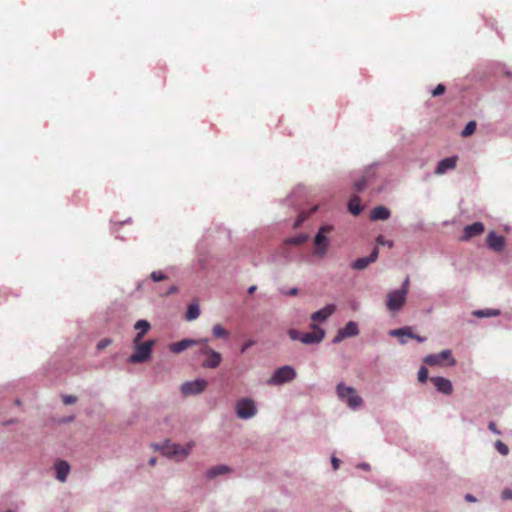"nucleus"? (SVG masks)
Here are the masks:
<instances>
[{
  "mask_svg": "<svg viewBox=\"0 0 512 512\" xmlns=\"http://www.w3.org/2000/svg\"><path fill=\"white\" fill-rule=\"evenodd\" d=\"M200 315V309L197 303H191L188 306L187 312H186V319L188 321L195 320Z\"/></svg>",
  "mask_w": 512,
  "mask_h": 512,
  "instance_id": "26",
  "label": "nucleus"
},
{
  "mask_svg": "<svg viewBox=\"0 0 512 512\" xmlns=\"http://www.w3.org/2000/svg\"><path fill=\"white\" fill-rule=\"evenodd\" d=\"M199 343H200V339L186 338L179 342L171 343L169 345V350L175 354H179L190 347L198 346Z\"/></svg>",
  "mask_w": 512,
  "mask_h": 512,
  "instance_id": "15",
  "label": "nucleus"
},
{
  "mask_svg": "<svg viewBox=\"0 0 512 512\" xmlns=\"http://www.w3.org/2000/svg\"><path fill=\"white\" fill-rule=\"evenodd\" d=\"M207 385L208 383L205 379L184 382L181 385V392L184 396L198 395L206 389Z\"/></svg>",
  "mask_w": 512,
  "mask_h": 512,
  "instance_id": "9",
  "label": "nucleus"
},
{
  "mask_svg": "<svg viewBox=\"0 0 512 512\" xmlns=\"http://www.w3.org/2000/svg\"><path fill=\"white\" fill-rule=\"evenodd\" d=\"M313 332H303L301 335V342L304 344L320 343L324 338V330L318 328L315 324L312 325Z\"/></svg>",
  "mask_w": 512,
  "mask_h": 512,
  "instance_id": "12",
  "label": "nucleus"
},
{
  "mask_svg": "<svg viewBox=\"0 0 512 512\" xmlns=\"http://www.w3.org/2000/svg\"><path fill=\"white\" fill-rule=\"evenodd\" d=\"M376 242L378 245H383V246H388L389 248H392L393 247V242L390 241V240H386L382 235H379L377 238H376Z\"/></svg>",
  "mask_w": 512,
  "mask_h": 512,
  "instance_id": "36",
  "label": "nucleus"
},
{
  "mask_svg": "<svg viewBox=\"0 0 512 512\" xmlns=\"http://www.w3.org/2000/svg\"><path fill=\"white\" fill-rule=\"evenodd\" d=\"M134 328L137 331V334L133 340V343H138L142 340L144 335L149 331L150 324L146 320H139L135 323Z\"/></svg>",
  "mask_w": 512,
  "mask_h": 512,
  "instance_id": "23",
  "label": "nucleus"
},
{
  "mask_svg": "<svg viewBox=\"0 0 512 512\" xmlns=\"http://www.w3.org/2000/svg\"><path fill=\"white\" fill-rule=\"evenodd\" d=\"M495 448H496V450H497L501 455L506 456V455H508V453H509V448H508V446H507L505 443H503L501 440H497V441L495 442Z\"/></svg>",
  "mask_w": 512,
  "mask_h": 512,
  "instance_id": "31",
  "label": "nucleus"
},
{
  "mask_svg": "<svg viewBox=\"0 0 512 512\" xmlns=\"http://www.w3.org/2000/svg\"><path fill=\"white\" fill-rule=\"evenodd\" d=\"M409 285H410V279H409V277H406L404 282H403V284H402V287L399 290H405L406 295H407L408 294Z\"/></svg>",
  "mask_w": 512,
  "mask_h": 512,
  "instance_id": "43",
  "label": "nucleus"
},
{
  "mask_svg": "<svg viewBox=\"0 0 512 512\" xmlns=\"http://www.w3.org/2000/svg\"><path fill=\"white\" fill-rule=\"evenodd\" d=\"M409 337L412 338V339H415L416 341L418 342H424L425 341V338L424 337H421L419 335H416L414 334L412 331H410V334H409Z\"/></svg>",
  "mask_w": 512,
  "mask_h": 512,
  "instance_id": "44",
  "label": "nucleus"
},
{
  "mask_svg": "<svg viewBox=\"0 0 512 512\" xmlns=\"http://www.w3.org/2000/svg\"><path fill=\"white\" fill-rule=\"evenodd\" d=\"M302 221H304V217L300 216L299 219L295 223V227L299 226L302 223Z\"/></svg>",
  "mask_w": 512,
  "mask_h": 512,
  "instance_id": "52",
  "label": "nucleus"
},
{
  "mask_svg": "<svg viewBox=\"0 0 512 512\" xmlns=\"http://www.w3.org/2000/svg\"><path fill=\"white\" fill-rule=\"evenodd\" d=\"M237 416H254L257 412L255 402L250 398H242L236 404Z\"/></svg>",
  "mask_w": 512,
  "mask_h": 512,
  "instance_id": "11",
  "label": "nucleus"
},
{
  "mask_svg": "<svg viewBox=\"0 0 512 512\" xmlns=\"http://www.w3.org/2000/svg\"><path fill=\"white\" fill-rule=\"evenodd\" d=\"M488 428L494 432L495 434H501V432L499 430H497L496 428V424L494 422H490L489 425H488Z\"/></svg>",
  "mask_w": 512,
  "mask_h": 512,
  "instance_id": "46",
  "label": "nucleus"
},
{
  "mask_svg": "<svg viewBox=\"0 0 512 512\" xmlns=\"http://www.w3.org/2000/svg\"><path fill=\"white\" fill-rule=\"evenodd\" d=\"M430 381L433 383L435 388L445 395H450L453 391L452 383L449 379L437 376L430 378Z\"/></svg>",
  "mask_w": 512,
  "mask_h": 512,
  "instance_id": "16",
  "label": "nucleus"
},
{
  "mask_svg": "<svg viewBox=\"0 0 512 512\" xmlns=\"http://www.w3.org/2000/svg\"><path fill=\"white\" fill-rule=\"evenodd\" d=\"M307 238H308L307 235L299 234V235H297L295 237L288 238L286 240V243L287 244H291V245H301V244H303L304 242L307 241Z\"/></svg>",
  "mask_w": 512,
  "mask_h": 512,
  "instance_id": "29",
  "label": "nucleus"
},
{
  "mask_svg": "<svg viewBox=\"0 0 512 512\" xmlns=\"http://www.w3.org/2000/svg\"><path fill=\"white\" fill-rule=\"evenodd\" d=\"M155 343V340H148L144 343H142L141 341L138 343H134L135 351L132 355H130L128 361L133 364L148 361L151 357L152 349Z\"/></svg>",
  "mask_w": 512,
  "mask_h": 512,
  "instance_id": "3",
  "label": "nucleus"
},
{
  "mask_svg": "<svg viewBox=\"0 0 512 512\" xmlns=\"http://www.w3.org/2000/svg\"><path fill=\"white\" fill-rule=\"evenodd\" d=\"M178 291V288L175 286V285H172L165 293H163V295H170V294H174Z\"/></svg>",
  "mask_w": 512,
  "mask_h": 512,
  "instance_id": "45",
  "label": "nucleus"
},
{
  "mask_svg": "<svg viewBox=\"0 0 512 512\" xmlns=\"http://www.w3.org/2000/svg\"><path fill=\"white\" fill-rule=\"evenodd\" d=\"M230 472H232L231 467H229L226 464H220V465H216V466H213V467L207 469L205 472V477L207 479L212 480L219 476L228 474Z\"/></svg>",
  "mask_w": 512,
  "mask_h": 512,
  "instance_id": "20",
  "label": "nucleus"
},
{
  "mask_svg": "<svg viewBox=\"0 0 512 512\" xmlns=\"http://www.w3.org/2000/svg\"><path fill=\"white\" fill-rule=\"evenodd\" d=\"M457 156H453V157H448V158H445V159H442L436 169H435V173L440 175V174H444L447 170L449 169H453L455 168L456 166V163H457Z\"/></svg>",
  "mask_w": 512,
  "mask_h": 512,
  "instance_id": "22",
  "label": "nucleus"
},
{
  "mask_svg": "<svg viewBox=\"0 0 512 512\" xmlns=\"http://www.w3.org/2000/svg\"><path fill=\"white\" fill-rule=\"evenodd\" d=\"M446 88L443 84H438L437 87L432 91L433 96H440L445 92Z\"/></svg>",
  "mask_w": 512,
  "mask_h": 512,
  "instance_id": "38",
  "label": "nucleus"
},
{
  "mask_svg": "<svg viewBox=\"0 0 512 512\" xmlns=\"http://www.w3.org/2000/svg\"><path fill=\"white\" fill-rule=\"evenodd\" d=\"M73 419H74V418H72V417H69V418H60V419H59V423H60V424H66V423L71 422Z\"/></svg>",
  "mask_w": 512,
  "mask_h": 512,
  "instance_id": "49",
  "label": "nucleus"
},
{
  "mask_svg": "<svg viewBox=\"0 0 512 512\" xmlns=\"http://www.w3.org/2000/svg\"><path fill=\"white\" fill-rule=\"evenodd\" d=\"M336 310V306L334 304H329L324 308L314 312L311 315V319L314 322H322L325 321L328 317H330Z\"/></svg>",
  "mask_w": 512,
  "mask_h": 512,
  "instance_id": "21",
  "label": "nucleus"
},
{
  "mask_svg": "<svg viewBox=\"0 0 512 512\" xmlns=\"http://www.w3.org/2000/svg\"><path fill=\"white\" fill-rule=\"evenodd\" d=\"M5 512H14V511H12V510H7V511H5Z\"/></svg>",
  "mask_w": 512,
  "mask_h": 512,
  "instance_id": "55",
  "label": "nucleus"
},
{
  "mask_svg": "<svg viewBox=\"0 0 512 512\" xmlns=\"http://www.w3.org/2000/svg\"><path fill=\"white\" fill-rule=\"evenodd\" d=\"M209 340L207 338H201L200 343L198 344V349L195 352V355L199 358L204 356L205 359L202 361L201 365L203 368L207 369H215L217 368L221 361H222V355L213 350L209 344Z\"/></svg>",
  "mask_w": 512,
  "mask_h": 512,
  "instance_id": "1",
  "label": "nucleus"
},
{
  "mask_svg": "<svg viewBox=\"0 0 512 512\" xmlns=\"http://www.w3.org/2000/svg\"><path fill=\"white\" fill-rule=\"evenodd\" d=\"M378 258V249L374 248L368 257L358 258L352 263V268L355 270H364L369 264L375 262Z\"/></svg>",
  "mask_w": 512,
  "mask_h": 512,
  "instance_id": "19",
  "label": "nucleus"
},
{
  "mask_svg": "<svg viewBox=\"0 0 512 512\" xmlns=\"http://www.w3.org/2000/svg\"><path fill=\"white\" fill-rule=\"evenodd\" d=\"M111 339L109 338H105V339H102L101 341H99V343L97 344V349L98 350H103L105 349L107 346H109L111 344Z\"/></svg>",
  "mask_w": 512,
  "mask_h": 512,
  "instance_id": "37",
  "label": "nucleus"
},
{
  "mask_svg": "<svg viewBox=\"0 0 512 512\" xmlns=\"http://www.w3.org/2000/svg\"><path fill=\"white\" fill-rule=\"evenodd\" d=\"M499 314H500V311L497 309L475 310L473 312V315L476 317H479V318L498 316Z\"/></svg>",
  "mask_w": 512,
  "mask_h": 512,
  "instance_id": "28",
  "label": "nucleus"
},
{
  "mask_svg": "<svg viewBox=\"0 0 512 512\" xmlns=\"http://www.w3.org/2000/svg\"><path fill=\"white\" fill-rule=\"evenodd\" d=\"M296 370L289 365L282 366L275 370L267 383L269 385L278 386L287 382H291L296 378Z\"/></svg>",
  "mask_w": 512,
  "mask_h": 512,
  "instance_id": "6",
  "label": "nucleus"
},
{
  "mask_svg": "<svg viewBox=\"0 0 512 512\" xmlns=\"http://www.w3.org/2000/svg\"><path fill=\"white\" fill-rule=\"evenodd\" d=\"M407 295L405 290H393L387 294L385 305L393 313L400 311L406 303Z\"/></svg>",
  "mask_w": 512,
  "mask_h": 512,
  "instance_id": "8",
  "label": "nucleus"
},
{
  "mask_svg": "<svg viewBox=\"0 0 512 512\" xmlns=\"http://www.w3.org/2000/svg\"><path fill=\"white\" fill-rule=\"evenodd\" d=\"M475 130H476V123L474 121H470L467 123V125L463 129L461 135L463 137H468V136L472 135L475 132Z\"/></svg>",
  "mask_w": 512,
  "mask_h": 512,
  "instance_id": "30",
  "label": "nucleus"
},
{
  "mask_svg": "<svg viewBox=\"0 0 512 512\" xmlns=\"http://www.w3.org/2000/svg\"><path fill=\"white\" fill-rule=\"evenodd\" d=\"M428 379V369L422 366L418 371V381L421 383L426 382Z\"/></svg>",
  "mask_w": 512,
  "mask_h": 512,
  "instance_id": "34",
  "label": "nucleus"
},
{
  "mask_svg": "<svg viewBox=\"0 0 512 512\" xmlns=\"http://www.w3.org/2000/svg\"><path fill=\"white\" fill-rule=\"evenodd\" d=\"M359 334L358 325L354 321H349L342 329H340L333 339V343H340L346 338L354 337Z\"/></svg>",
  "mask_w": 512,
  "mask_h": 512,
  "instance_id": "10",
  "label": "nucleus"
},
{
  "mask_svg": "<svg viewBox=\"0 0 512 512\" xmlns=\"http://www.w3.org/2000/svg\"><path fill=\"white\" fill-rule=\"evenodd\" d=\"M357 468L368 471L370 470V465L366 462H362L357 465Z\"/></svg>",
  "mask_w": 512,
  "mask_h": 512,
  "instance_id": "47",
  "label": "nucleus"
},
{
  "mask_svg": "<svg viewBox=\"0 0 512 512\" xmlns=\"http://www.w3.org/2000/svg\"><path fill=\"white\" fill-rule=\"evenodd\" d=\"M255 344V341L254 340H248L247 342H245L241 348V352L244 353L245 351H247L251 346H253Z\"/></svg>",
  "mask_w": 512,
  "mask_h": 512,
  "instance_id": "42",
  "label": "nucleus"
},
{
  "mask_svg": "<svg viewBox=\"0 0 512 512\" xmlns=\"http://www.w3.org/2000/svg\"><path fill=\"white\" fill-rule=\"evenodd\" d=\"M303 332H300L296 329H290L288 331V335L289 337L293 340V341H301V335H302Z\"/></svg>",
  "mask_w": 512,
  "mask_h": 512,
  "instance_id": "35",
  "label": "nucleus"
},
{
  "mask_svg": "<svg viewBox=\"0 0 512 512\" xmlns=\"http://www.w3.org/2000/svg\"><path fill=\"white\" fill-rule=\"evenodd\" d=\"M76 400H77V398L75 396H73V395H66V396L63 397V402L66 405L73 404V403L76 402Z\"/></svg>",
  "mask_w": 512,
  "mask_h": 512,
  "instance_id": "39",
  "label": "nucleus"
},
{
  "mask_svg": "<svg viewBox=\"0 0 512 512\" xmlns=\"http://www.w3.org/2000/svg\"><path fill=\"white\" fill-rule=\"evenodd\" d=\"M54 468L56 471V479L60 482H65L70 472L69 463L66 460L58 459L54 464Z\"/></svg>",
  "mask_w": 512,
  "mask_h": 512,
  "instance_id": "18",
  "label": "nucleus"
},
{
  "mask_svg": "<svg viewBox=\"0 0 512 512\" xmlns=\"http://www.w3.org/2000/svg\"><path fill=\"white\" fill-rule=\"evenodd\" d=\"M423 362L428 366H454L456 360L452 355L451 350L446 349L436 354H429L423 358Z\"/></svg>",
  "mask_w": 512,
  "mask_h": 512,
  "instance_id": "4",
  "label": "nucleus"
},
{
  "mask_svg": "<svg viewBox=\"0 0 512 512\" xmlns=\"http://www.w3.org/2000/svg\"><path fill=\"white\" fill-rule=\"evenodd\" d=\"M340 463L341 461L339 458H337L336 456L331 457V464L334 470H337L339 468Z\"/></svg>",
  "mask_w": 512,
  "mask_h": 512,
  "instance_id": "41",
  "label": "nucleus"
},
{
  "mask_svg": "<svg viewBox=\"0 0 512 512\" xmlns=\"http://www.w3.org/2000/svg\"><path fill=\"white\" fill-rule=\"evenodd\" d=\"M464 498L467 502H471V503H474L477 501V498L475 496H473L472 494H466Z\"/></svg>",
  "mask_w": 512,
  "mask_h": 512,
  "instance_id": "48",
  "label": "nucleus"
},
{
  "mask_svg": "<svg viewBox=\"0 0 512 512\" xmlns=\"http://www.w3.org/2000/svg\"><path fill=\"white\" fill-rule=\"evenodd\" d=\"M156 461H157V460H156V458H155V457L150 458V459H149V465L154 466V465L156 464Z\"/></svg>",
  "mask_w": 512,
  "mask_h": 512,
  "instance_id": "53",
  "label": "nucleus"
},
{
  "mask_svg": "<svg viewBox=\"0 0 512 512\" xmlns=\"http://www.w3.org/2000/svg\"><path fill=\"white\" fill-rule=\"evenodd\" d=\"M192 444L180 445L178 443H171L170 440H165L162 446H156L161 449L164 456L174 458L176 461H183L188 457L191 452Z\"/></svg>",
  "mask_w": 512,
  "mask_h": 512,
  "instance_id": "2",
  "label": "nucleus"
},
{
  "mask_svg": "<svg viewBox=\"0 0 512 512\" xmlns=\"http://www.w3.org/2000/svg\"><path fill=\"white\" fill-rule=\"evenodd\" d=\"M390 217V211L385 206L375 207L370 214V218L373 221L387 220Z\"/></svg>",
  "mask_w": 512,
  "mask_h": 512,
  "instance_id": "24",
  "label": "nucleus"
},
{
  "mask_svg": "<svg viewBox=\"0 0 512 512\" xmlns=\"http://www.w3.org/2000/svg\"><path fill=\"white\" fill-rule=\"evenodd\" d=\"M485 228L483 223L481 222H475L471 225H467L464 228L463 235L461 236L462 241H468L471 238L481 235L484 232Z\"/></svg>",
  "mask_w": 512,
  "mask_h": 512,
  "instance_id": "14",
  "label": "nucleus"
},
{
  "mask_svg": "<svg viewBox=\"0 0 512 512\" xmlns=\"http://www.w3.org/2000/svg\"><path fill=\"white\" fill-rule=\"evenodd\" d=\"M375 178V170L373 167L366 169L360 179L354 183V189L357 192H362Z\"/></svg>",
  "mask_w": 512,
  "mask_h": 512,
  "instance_id": "13",
  "label": "nucleus"
},
{
  "mask_svg": "<svg viewBox=\"0 0 512 512\" xmlns=\"http://www.w3.org/2000/svg\"><path fill=\"white\" fill-rule=\"evenodd\" d=\"M487 245L493 251L500 252L505 247V238L491 231L487 236Z\"/></svg>",
  "mask_w": 512,
  "mask_h": 512,
  "instance_id": "17",
  "label": "nucleus"
},
{
  "mask_svg": "<svg viewBox=\"0 0 512 512\" xmlns=\"http://www.w3.org/2000/svg\"><path fill=\"white\" fill-rule=\"evenodd\" d=\"M298 293V289L297 288H292L289 292H288V295L290 296H294Z\"/></svg>",
  "mask_w": 512,
  "mask_h": 512,
  "instance_id": "50",
  "label": "nucleus"
},
{
  "mask_svg": "<svg viewBox=\"0 0 512 512\" xmlns=\"http://www.w3.org/2000/svg\"><path fill=\"white\" fill-rule=\"evenodd\" d=\"M410 331H411L410 327H404V328L391 330L390 335L391 336H408L409 337Z\"/></svg>",
  "mask_w": 512,
  "mask_h": 512,
  "instance_id": "32",
  "label": "nucleus"
},
{
  "mask_svg": "<svg viewBox=\"0 0 512 512\" xmlns=\"http://www.w3.org/2000/svg\"><path fill=\"white\" fill-rule=\"evenodd\" d=\"M501 497L503 500H512V490L511 489H504L502 491Z\"/></svg>",
  "mask_w": 512,
  "mask_h": 512,
  "instance_id": "40",
  "label": "nucleus"
},
{
  "mask_svg": "<svg viewBox=\"0 0 512 512\" xmlns=\"http://www.w3.org/2000/svg\"><path fill=\"white\" fill-rule=\"evenodd\" d=\"M212 334L215 338L227 339L229 337V331L226 330L222 325L216 324L213 326Z\"/></svg>",
  "mask_w": 512,
  "mask_h": 512,
  "instance_id": "27",
  "label": "nucleus"
},
{
  "mask_svg": "<svg viewBox=\"0 0 512 512\" xmlns=\"http://www.w3.org/2000/svg\"><path fill=\"white\" fill-rule=\"evenodd\" d=\"M256 291V286H251L249 289H248V293L252 294Z\"/></svg>",
  "mask_w": 512,
  "mask_h": 512,
  "instance_id": "54",
  "label": "nucleus"
},
{
  "mask_svg": "<svg viewBox=\"0 0 512 512\" xmlns=\"http://www.w3.org/2000/svg\"><path fill=\"white\" fill-rule=\"evenodd\" d=\"M333 230L331 225H324L320 227L318 233L314 238L315 245V255L319 258H323L329 248V239L327 238V234Z\"/></svg>",
  "mask_w": 512,
  "mask_h": 512,
  "instance_id": "5",
  "label": "nucleus"
},
{
  "mask_svg": "<svg viewBox=\"0 0 512 512\" xmlns=\"http://www.w3.org/2000/svg\"><path fill=\"white\" fill-rule=\"evenodd\" d=\"M15 422H16V421L12 418V419H10V420H8V421L3 422V423H2V425L6 426V425L13 424V423H15Z\"/></svg>",
  "mask_w": 512,
  "mask_h": 512,
  "instance_id": "51",
  "label": "nucleus"
},
{
  "mask_svg": "<svg viewBox=\"0 0 512 512\" xmlns=\"http://www.w3.org/2000/svg\"><path fill=\"white\" fill-rule=\"evenodd\" d=\"M348 210L354 216H357L362 212V206L358 196L354 195L350 198L348 202Z\"/></svg>",
  "mask_w": 512,
  "mask_h": 512,
  "instance_id": "25",
  "label": "nucleus"
},
{
  "mask_svg": "<svg viewBox=\"0 0 512 512\" xmlns=\"http://www.w3.org/2000/svg\"><path fill=\"white\" fill-rule=\"evenodd\" d=\"M150 278L154 281V282H159V281H163V280H166L168 277L165 273H163L162 271H153L151 274H150Z\"/></svg>",
  "mask_w": 512,
  "mask_h": 512,
  "instance_id": "33",
  "label": "nucleus"
},
{
  "mask_svg": "<svg viewBox=\"0 0 512 512\" xmlns=\"http://www.w3.org/2000/svg\"><path fill=\"white\" fill-rule=\"evenodd\" d=\"M336 392L338 397L345 401L350 407H359L362 404L361 397L357 394L356 390L352 387L346 386L343 383L337 385Z\"/></svg>",
  "mask_w": 512,
  "mask_h": 512,
  "instance_id": "7",
  "label": "nucleus"
}]
</instances>
